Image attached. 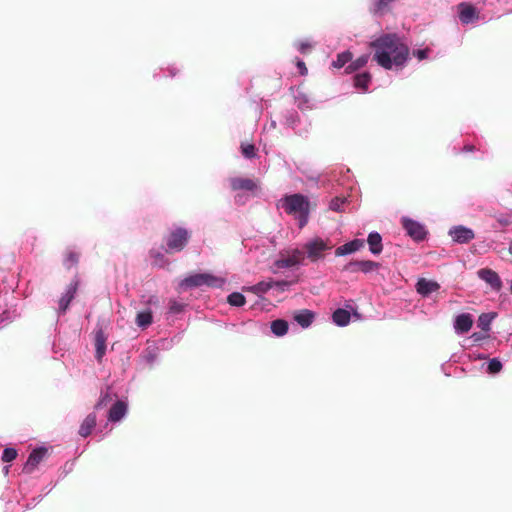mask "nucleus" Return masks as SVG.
<instances>
[{
    "mask_svg": "<svg viewBox=\"0 0 512 512\" xmlns=\"http://www.w3.org/2000/svg\"><path fill=\"white\" fill-rule=\"evenodd\" d=\"M226 280L222 277L215 276L210 273H196L189 275L180 282L182 289H191L196 287L207 286L210 288L221 289L225 285Z\"/></svg>",
    "mask_w": 512,
    "mask_h": 512,
    "instance_id": "3",
    "label": "nucleus"
},
{
    "mask_svg": "<svg viewBox=\"0 0 512 512\" xmlns=\"http://www.w3.org/2000/svg\"><path fill=\"white\" fill-rule=\"evenodd\" d=\"M271 126H272V127H275V126H276V122H275V121H272V122H271Z\"/></svg>",
    "mask_w": 512,
    "mask_h": 512,
    "instance_id": "59",
    "label": "nucleus"
},
{
    "mask_svg": "<svg viewBox=\"0 0 512 512\" xmlns=\"http://www.w3.org/2000/svg\"><path fill=\"white\" fill-rule=\"evenodd\" d=\"M508 252L512 255V241L509 243Z\"/></svg>",
    "mask_w": 512,
    "mask_h": 512,
    "instance_id": "58",
    "label": "nucleus"
},
{
    "mask_svg": "<svg viewBox=\"0 0 512 512\" xmlns=\"http://www.w3.org/2000/svg\"><path fill=\"white\" fill-rule=\"evenodd\" d=\"M112 397L113 395L109 387H107L105 390H101L99 399L97 400L94 409L100 410L106 407L112 401Z\"/></svg>",
    "mask_w": 512,
    "mask_h": 512,
    "instance_id": "35",
    "label": "nucleus"
},
{
    "mask_svg": "<svg viewBox=\"0 0 512 512\" xmlns=\"http://www.w3.org/2000/svg\"><path fill=\"white\" fill-rule=\"evenodd\" d=\"M227 302L233 307H242L246 303V298L240 292H232L227 296Z\"/></svg>",
    "mask_w": 512,
    "mask_h": 512,
    "instance_id": "39",
    "label": "nucleus"
},
{
    "mask_svg": "<svg viewBox=\"0 0 512 512\" xmlns=\"http://www.w3.org/2000/svg\"><path fill=\"white\" fill-rule=\"evenodd\" d=\"M352 60V53L350 51H344L337 55L336 60L332 62V66L335 68H342Z\"/></svg>",
    "mask_w": 512,
    "mask_h": 512,
    "instance_id": "36",
    "label": "nucleus"
},
{
    "mask_svg": "<svg viewBox=\"0 0 512 512\" xmlns=\"http://www.w3.org/2000/svg\"><path fill=\"white\" fill-rule=\"evenodd\" d=\"M416 292L422 297H428L433 292L440 289L438 282L434 280H428L426 278H419L415 285Z\"/></svg>",
    "mask_w": 512,
    "mask_h": 512,
    "instance_id": "19",
    "label": "nucleus"
},
{
    "mask_svg": "<svg viewBox=\"0 0 512 512\" xmlns=\"http://www.w3.org/2000/svg\"><path fill=\"white\" fill-rule=\"evenodd\" d=\"M235 202H236V203H238V204H239V203H243V196H242V195H240V194H237V195L235 196Z\"/></svg>",
    "mask_w": 512,
    "mask_h": 512,
    "instance_id": "54",
    "label": "nucleus"
},
{
    "mask_svg": "<svg viewBox=\"0 0 512 512\" xmlns=\"http://www.w3.org/2000/svg\"><path fill=\"white\" fill-rule=\"evenodd\" d=\"M79 262V254L73 250H68L63 259V265L66 269H71Z\"/></svg>",
    "mask_w": 512,
    "mask_h": 512,
    "instance_id": "37",
    "label": "nucleus"
},
{
    "mask_svg": "<svg viewBox=\"0 0 512 512\" xmlns=\"http://www.w3.org/2000/svg\"><path fill=\"white\" fill-rule=\"evenodd\" d=\"M475 358H477V359H486L487 357L484 354H478V355L475 356Z\"/></svg>",
    "mask_w": 512,
    "mask_h": 512,
    "instance_id": "55",
    "label": "nucleus"
},
{
    "mask_svg": "<svg viewBox=\"0 0 512 512\" xmlns=\"http://www.w3.org/2000/svg\"><path fill=\"white\" fill-rule=\"evenodd\" d=\"M296 66L298 68V71H299L300 75L304 76V75H306L308 73L307 67H306V65H305L303 60L298 59L297 63H296Z\"/></svg>",
    "mask_w": 512,
    "mask_h": 512,
    "instance_id": "49",
    "label": "nucleus"
},
{
    "mask_svg": "<svg viewBox=\"0 0 512 512\" xmlns=\"http://www.w3.org/2000/svg\"><path fill=\"white\" fill-rule=\"evenodd\" d=\"M17 455H18V452L15 448L6 447V448H4V450L2 452L1 458L4 462L9 463V462H12L13 460H15Z\"/></svg>",
    "mask_w": 512,
    "mask_h": 512,
    "instance_id": "43",
    "label": "nucleus"
},
{
    "mask_svg": "<svg viewBox=\"0 0 512 512\" xmlns=\"http://www.w3.org/2000/svg\"><path fill=\"white\" fill-rule=\"evenodd\" d=\"M346 202L347 200L345 197L336 196L330 201L329 208L335 212H342Z\"/></svg>",
    "mask_w": 512,
    "mask_h": 512,
    "instance_id": "42",
    "label": "nucleus"
},
{
    "mask_svg": "<svg viewBox=\"0 0 512 512\" xmlns=\"http://www.w3.org/2000/svg\"><path fill=\"white\" fill-rule=\"evenodd\" d=\"M364 245H365L364 239L355 238V239L348 241L347 243L339 246L338 248H336L335 255L337 257H343V256L353 254V253L359 251L360 249H362L364 247Z\"/></svg>",
    "mask_w": 512,
    "mask_h": 512,
    "instance_id": "18",
    "label": "nucleus"
},
{
    "mask_svg": "<svg viewBox=\"0 0 512 512\" xmlns=\"http://www.w3.org/2000/svg\"><path fill=\"white\" fill-rule=\"evenodd\" d=\"M429 53L430 50L428 48L416 49L413 51V56H415L419 61H422L428 58Z\"/></svg>",
    "mask_w": 512,
    "mask_h": 512,
    "instance_id": "47",
    "label": "nucleus"
},
{
    "mask_svg": "<svg viewBox=\"0 0 512 512\" xmlns=\"http://www.w3.org/2000/svg\"><path fill=\"white\" fill-rule=\"evenodd\" d=\"M497 313L495 312H487L482 313L477 320V326L484 332H488L491 329V323L496 318Z\"/></svg>",
    "mask_w": 512,
    "mask_h": 512,
    "instance_id": "30",
    "label": "nucleus"
},
{
    "mask_svg": "<svg viewBox=\"0 0 512 512\" xmlns=\"http://www.w3.org/2000/svg\"><path fill=\"white\" fill-rule=\"evenodd\" d=\"M51 489H52V488L48 489V490L46 491V494H49V493L51 492Z\"/></svg>",
    "mask_w": 512,
    "mask_h": 512,
    "instance_id": "60",
    "label": "nucleus"
},
{
    "mask_svg": "<svg viewBox=\"0 0 512 512\" xmlns=\"http://www.w3.org/2000/svg\"><path fill=\"white\" fill-rule=\"evenodd\" d=\"M270 329H271V332L276 337H282L287 334V332L289 330V324L284 319H276L271 322Z\"/></svg>",
    "mask_w": 512,
    "mask_h": 512,
    "instance_id": "29",
    "label": "nucleus"
},
{
    "mask_svg": "<svg viewBox=\"0 0 512 512\" xmlns=\"http://www.w3.org/2000/svg\"><path fill=\"white\" fill-rule=\"evenodd\" d=\"M369 58H370L369 54H362L354 61L351 60L349 65L346 67V72L353 73V72L361 69L368 63Z\"/></svg>",
    "mask_w": 512,
    "mask_h": 512,
    "instance_id": "32",
    "label": "nucleus"
},
{
    "mask_svg": "<svg viewBox=\"0 0 512 512\" xmlns=\"http://www.w3.org/2000/svg\"><path fill=\"white\" fill-rule=\"evenodd\" d=\"M274 288L273 281H261L249 288V290L253 291L256 294H264L268 292L270 289Z\"/></svg>",
    "mask_w": 512,
    "mask_h": 512,
    "instance_id": "40",
    "label": "nucleus"
},
{
    "mask_svg": "<svg viewBox=\"0 0 512 512\" xmlns=\"http://www.w3.org/2000/svg\"><path fill=\"white\" fill-rule=\"evenodd\" d=\"M95 358L97 361H101L106 353V335L102 328H98L95 331Z\"/></svg>",
    "mask_w": 512,
    "mask_h": 512,
    "instance_id": "23",
    "label": "nucleus"
},
{
    "mask_svg": "<svg viewBox=\"0 0 512 512\" xmlns=\"http://www.w3.org/2000/svg\"><path fill=\"white\" fill-rule=\"evenodd\" d=\"M395 1L396 0H372L369 11L372 15L381 17L390 11L392 3Z\"/></svg>",
    "mask_w": 512,
    "mask_h": 512,
    "instance_id": "22",
    "label": "nucleus"
},
{
    "mask_svg": "<svg viewBox=\"0 0 512 512\" xmlns=\"http://www.w3.org/2000/svg\"><path fill=\"white\" fill-rule=\"evenodd\" d=\"M3 473H4V475H7L9 473V466H5L3 468Z\"/></svg>",
    "mask_w": 512,
    "mask_h": 512,
    "instance_id": "56",
    "label": "nucleus"
},
{
    "mask_svg": "<svg viewBox=\"0 0 512 512\" xmlns=\"http://www.w3.org/2000/svg\"><path fill=\"white\" fill-rule=\"evenodd\" d=\"M160 349L155 344H149L140 354L139 363L143 367L152 369L159 360Z\"/></svg>",
    "mask_w": 512,
    "mask_h": 512,
    "instance_id": "12",
    "label": "nucleus"
},
{
    "mask_svg": "<svg viewBox=\"0 0 512 512\" xmlns=\"http://www.w3.org/2000/svg\"><path fill=\"white\" fill-rule=\"evenodd\" d=\"M51 489H52V488L48 489V490L46 491V494H49V493L51 492Z\"/></svg>",
    "mask_w": 512,
    "mask_h": 512,
    "instance_id": "61",
    "label": "nucleus"
},
{
    "mask_svg": "<svg viewBox=\"0 0 512 512\" xmlns=\"http://www.w3.org/2000/svg\"><path fill=\"white\" fill-rule=\"evenodd\" d=\"M180 73V68L175 65H169L166 68H159L153 72V79L158 81L162 77L174 78Z\"/></svg>",
    "mask_w": 512,
    "mask_h": 512,
    "instance_id": "27",
    "label": "nucleus"
},
{
    "mask_svg": "<svg viewBox=\"0 0 512 512\" xmlns=\"http://www.w3.org/2000/svg\"><path fill=\"white\" fill-rule=\"evenodd\" d=\"M42 498H43L42 495H38L37 497L32 498L31 502H28L26 504V507L28 509H31V508L35 507L42 500Z\"/></svg>",
    "mask_w": 512,
    "mask_h": 512,
    "instance_id": "52",
    "label": "nucleus"
},
{
    "mask_svg": "<svg viewBox=\"0 0 512 512\" xmlns=\"http://www.w3.org/2000/svg\"><path fill=\"white\" fill-rule=\"evenodd\" d=\"M373 60L386 70L402 68L409 58V48L396 33H385L370 43Z\"/></svg>",
    "mask_w": 512,
    "mask_h": 512,
    "instance_id": "1",
    "label": "nucleus"
},
{
    "mask_svg": "<svg viewBox=\"0 0 512 512\" xmlns=\"http://www.w3.org/2000/svg\"><path fill=\"white\" fill-rule=\"evenodd\" d=\"M483 367L485 368L486 373L490 375H496L502 370L503 365L500 359L495 357L484 363Z\"/></svg>",
    "mask_w": 512,
    "mask_h": 512,
    "instance_id": "34",
    "label": "nucleus"
},
{
    "mask_svg": "<svg viewBox=\"0 0 512 512\" xmlns=\"http://www.w3.org/2000/svg\"><path fill=\"white\" fill-rule=\"evenodd\" d=\"M79 287V280L77 277H75L66 287L65 291L62 293L61 297L58 300V308H57V314L64 315L67 310L69 309V306L71 302L74 300L77 291Z\"/></svg>",
    "mask_w": 512,
    "mask_h": 512,
    "instance_id": "8",
    "label": "nucleus"
},
{
    "mask_svg": "<svg viewBox=\"0 0 512 512\" xmlns=\"http://www.w3.org/2000/svg\"><path fill=\"white\" fill-rule=\"evenodd\" d=\"M241 153L246 159H253L256 157V147L254 144L242 143Z\"/></svg>",
    "mask_w": 512,
    "mask_h": 512,
    "instance_id": "41",
    "label": "nucleus"
},
{
    "mask_svg": "<svg viewBox=\"0 0 512 512\" xmlns=\"http://www.w3.org/2000/svg\"><path fill=\"white\" fill-rule=\"evenodd\" d=\"M19 489H20L21 493H24L26 491V488H25V486L23 484H20Z\"/></svg>",
    "mask_w": 512,
    "mask_h": 512,
    "instance_id": "57",
    "label": "nucleus"
},
{
    "mask_svg": "<svg viewBox=\"0 0 512 512\" xmlns=\"http://www.w3.org/2000/svg\"><path fill=\"white\" fill-rule=\"evenodd\" d=\"M478 277L486 282L493 290L499 291L502 288L500 276L490 268H482L477 272Z\"/></svg>",
    "mask_w": 512,
    "mask_h": 512,
    "instance_id": "16",
    "label": "nucleus"
},
{
    "mask_svg": "<svg viewBox=\"0 0 512 512\" xmlns=\"http://www.w3.org/2000/svg\"><path fill=\"white\" fill-rule=\"evenodd\" d=\"M305 253L301 248H293L288 252L287 257H282L275 261V266L279 269H288L303 265Z\"/></svg>",
    "mask_w": 512,
    "mask_h": 512,
    "instance_id": "9",
    "label": "nucleus"
},
{
    "mask_svg": "<svg viewBox=\"0 0 512 512\" xmlns=\"http://www.w3.org/2000/svg\"><path fill=\"white\" fill-rule=\"evenodd\" d=\"M183 309H184V305L178 301L173 300L169 303V313L170 314H174V315L179 314L183 311Z\"/></svg>",
    "mask_w": 512,
    "mask_h": 512,
    "instance_id": "45",
    "label": "nucleus"
},
{
    "mask_svg": "<svg viewBox=\"0 0 512 512\" xmlns=\"http://www.w3.org/2000/svg\"><path fill=\"white\" fill-rule=\"evenodd\" d=\"M96 425H97L96 413L91 412L82 421V423L79 427V430H78V434L83 438H87L89 435H91L93 430L96 429Z\"/></svg>",
    "mask_w": 512,
    "mask_h": 512,
    "instance_id": "21",
    "label": "nucleus"
},
{
    "mask_svg": "<svg viewBox=\"0 0 512 512\" xmlns=\"http://www.w3.org/2000/svg\"><path fill=\"white\" fill-rule=\"evenodd\" d=\"M191 238V231L179 225H173L165 237L166 251L178 253L184 250Z\"/></svg>",
    "mask_w": 512,
    "mask_h": 512,
    "instance_id": "4",
    "label": "nucleus"
},
{
    "mask_svg": "<svg viewBox=\"0 0 512 512\" xmlns=\"http://www.w3.org/2000/svg\"><path fill=\"white\" fill-rule=\"evenodd\" d=\"M278 207L293 216L300 229L307 225L310 214V202L307 196L301 193L286 194L279 200Z\"/></svg>",
    "mask_w": 512,
    "mask_h": 512,
    "instance_id": "2",
    "label": "nucleus"
},
{
    "mask_svg": "<svg viewBox=\"0 0 512 512\" xmlns=\"http://www.w3.org/2000/svg\"><path fill=\"white\" fill-rule=\"evenodd\" d=\"M128 412V404L124 400H117L108 411V421L112 423L120 422Z\"/></svg>",
    "mask_w": 512,
    "mask_h": 512,
    "instance_id": "17",
    "label": "nucleus"
},
{
    "mask_svg": "<svg viewBox=\"0 0 512 512\" xmlns=\"http://www.w3.org/2000/svg\"><path fill=\"white\" fill-rule=\"evenodd\" d=\"M301 249L305 253V259L317 263L325 258L326 253L332 249V244L328 239L316 236L303 243Z\"/></svg>",
    "mask_w": 512,
    "mask_h": 512,
    "instance_id": "5",
    "label": "nucleus"
},
{
    "mask_svg": "<svg viewBox=\"0 0 512 512\" xmlns=\"http://www.w3.org/2000/svg\"><path fill=\"white\" fill-rule=\"evenodd\" d=\"M352 316H354L356 319H360L361 317L357 310L350 312L345 308H337L332 313V321L338 327H345L350 323Z\"/></svg>",
    "mask_w": 512,
    "mask_h": 512,
    "instance_id": "15",
    "label": "nucleus"
},
{
    "mask_svg": "<svg viewBox=\"0 0 512 512\" xmlns=\"http://www.w3.org/2000/svg\"><path fill=\"white\" fill-rule=\"evenodd\" d=\"M358 265L359 260H352L344 266L343 270L349 273H357L360 272V268L358 267Z\"/></svg>",
    "mask_w": 512,
    "mask_h": 512,
    "instance_id": "46",
    "label": "nucleus"
},
{
    "mask_svg": "<svg viewBox=\"0 0 512 512\" xmlns=\"http://www.w3.org/2000/svg\"><path fill=\"white\" fill-rule=\"evenodd\" d=\"M476 150V147L473 144H465L462 149L459 151H455V153L463 152V153H471Z\"/></svg>",
    "mask_w": 512,
    "mask_h": 512,
    "instance_id": "51",
    "label": "nucleus"
},
{
    "mask_svg": "<svg viewBox=\"0 0 512 512\" xmlns=\"http://www.w3.org/2000/svg\"><path fill=\"white\" fill-rule=\"evenodd\" d=\"M458 18L461 24H473L479 19V12L475 6L468 2H461L457 5Z\"/></svg>",
    "mask_w": 512,
    "mask_h": 512,
    "instance_id": "11",
    "label": "nucleus"
},
{
    "mask_svg": "<svg viewBox=\"0 0 512 512\" xmlns=\"http://www.w3.org/2000/svg\"><path fill=\"white\" fill-rule=\"evenodd\" d=\"M471 338L474 342H480L483 339L487 338V335L480 332H475L471 335Z\"/></svg>",
    "mask_w": 512,
    "mask_h": 512,
    "instance_id": "53",
    "label": "nucleus"
},
{
    "mask_svg": "<svg viewBox=\"0 0 512 512\" xmlns=\"http://www.w3.org/2000/svg\"><path fill=\"white\" fill-rule=\"evenodd\" d=\"M229 187L231 191H246V192H254L257 190L258 185L255 180L251 178L244 177H229L227 179Z\"/></svg>",
    "mask_w": 512,
    "mask_h": 512,
    "instance_id": "13",
    "label": "nucleus"
},
{
    "mask_svg": "<svg viewBox=\"0 0 512 512\" xmlns=\"http://www.w3.org/2000/svg\"><path fill=\"white\" fill-rule=\"evenodd\" d=\"M273 282H274V288H277L280 291H285L290 286V283L286 280L273 281Z\"/></svg>",
    "mask_w": 512,
    "mask_h": 512,
    "instance_id": "48",
    "label": "nucleus"
},
{
    "mask_svg": "<svg viewBox=\"0 0 512 512\" xmlns=\"http://www.w3.org/2000/svg\"><path fill=\"white\" fill-rule=\"evenodd\" d=\"M400 223L406 232V235L409 236L414 242L419 243L426 240L429 232L423 223L408 216H402Z\"/></svg>",
    "mask_w": 512,
    "mask_h": 512,
    "instance_id": "7",
    "label": "nucleus"
},
{
    "mask_svg": "<svg viewBox=\"0 0 512 512\" xmlns=\"http://www.w3.org/2000/svg\"><path fill=\"white\" fill-rule=\"evenodd\" d=\"M497 222L502 227H506V226H509L511 224L510 218L508 216H506V215H500L499 217H497Z\"/></svg>",
    "mask_w": 512,
    "mask_h": 512,
    "instance_id": "50",
    "label": "nucleus"
},
{
    "mask_svg": "<svg viewBox=\"0 0 512 512\" xmlns=\"http://www.w3.org/2000/svg\"><path fill=\"white\" fill-rule=\"evenodd\" d=\"M372 76L369 72L358 73L354 76V87L363 93L368 92V86L371 82Z\"/></svg>",
    "mask_w": 512,
    "mask_h": 512,
    "instance_id": "26",
    "label": "nucleus"
},
{
    "mask_svg": "<svg viewBox=\"0 0 512 512\" xmlns=\"http://www.w3.org/2000/svg\"><path fill=\"white\" fill-rule=\"evenodd\" d=\"M295 48L301 54L308 53L312 48V43L308 40H301L294 43Z\"/></svg>",
    "mask_w": 512,
    "mask_h": 512,
    "instance_id": "44",
    "label": "nucleus"
},
{
    "mask_svg": "<svg viewBox=\"0 0 512 512\" xmlns=\"http://www.w3.org/2000/svg\"><path fill=\"white\" fill-rule=\"evenodd\" d=\"M295 104L301 111L311 110L313 105L311 99L302 91H297L294 95Z\"/></svg>",
    "mask_w": 512,
    "mask_h": 512,
    "instance_id": "31",
    "label": "nucleus"
},
{
    "mask_svg": "<svg viewBox=\"0 0 512 512\" xmlns=\"http://www.w3.org/2000/svg\"><path fill=\"white\" fill-rule=\"evenodd\" d=\"M135 322L141 329L148 328L153 322V314L151 309L139 311L136 315Z\"/></svg>",
    "mask_w": 512,
    "mask_h": 512,
    "instance_id": "28",
    "label": "nucleus"
},
{
    "mask_svg": "<svg viewBox=\"0 0 512 512\" xmlns=\"http://www.w3.org/2000/svg\"><path fill=\"white\" fill-rule=\"evenodd\" d=\"M282 123L301 137H306L311 128L310 121L306 117H301L293 108L285 109L282 112Z\"/></svg>",
    "mask_w": 512,
    "mask_h": 512,
    "instance_id": "6",
    "label": "nucleus"
},
{
    "mask_svg": "<svg viewBox=\"0 0 512 512\" xmlns=\"http://www.w3.org/2000/svg\"><path fill=\"white\" fill-rule=\"evenodd\" d=\"M150 258L152 260L151 264L154 267L162 268L168 264V260L165 255L156 249H152L149 252Z\"/></svg>",
    "mask_w": 512,
    "mask_h": 512,
    "instance_id": "33",
    "label": "nucleus"
},
{
    "mask_svg": "<svg viewBox=\"0 0 512 512\" xmlns=\"http://www.w3.org/2000/svg\"><path fill=\"white\" fill-rule=\"evenodd\" d=\"M448 235L456 244H467L475 238L474 231L464 225H455L450 227Z\"/></svg>",
    "mask_w": 512,
    "mask_h": 512,
    "instance_id": "10",
    "label": "nucleus"
},
{
    "mask_svg": "<svg viewBox=\"0 0 512 512\" xmlns=\"http://www.w3.org/2000/svg\"><path fill=\"white\" fill-rule=\"evenodd\" d=\"M358 267L360 268V272L369 274L378 270L380 264L372 260H359Z\"/></svg>",
    "mask_w": 512,
    "mask_h": 512,
    "instance_id": "38",
    "label": "nucleus"
},
{
    "mask_svg": "<svg viewBox=\"0 0 512 512\" xmlns=\"http://www.w3.org/2000/svg\"><path fill=\"white\" fill-rule=\"evenodd\" d=\"M367 244L369 251L373 255H379L383 250L382 236L377 231H372L368 234Z\"/></svg>",
    "mask_w": 512,
    "mask_h": 512,
    "instance_id": "24",
    "label": "nucleus"
},
{
    "mask_svg": "<svg viewBox=\"0 0 512 512\" xmlns=\"http://www.w3.org/2000/svg\"><path fill=\"white\" fill-rule=\"evenodd\" d=\"M315 319V313L308 309H303L294 315V320L302 328H308Z\"/></svg>",
    "mask_w": 512,
    "mask_h": 512,
    "instance_id": "25",
    "label": "nucleus"
},
{
    "mask_svg": "<svg viewBox=\"0 0 512 512\" xmlns=\"http://www.w3.org/2000/svg\"><path fill=\"white\" fill-rule=\"evenodd\" d=\"M47 453V449L43 446L34 448L29 454L27 461L23 466V473L31 474L36 469L38 464L43 460Z\"/></svg>",
    "mask_w": 512,
    "mask_h": 512,
    "instance_id": "14",
    "label": "nucleus"
},
{
    "mask_svg": "<svg viewBox=\"0 0 512 512\" xmlns=\"http://www.w3.org/2000/svg\"><path fill=\"white\" fill-rule=\"evenodd\" d=\"M453 325L457 334L462 335L467 333L473 325L472 315L469 313H461L457 315L454 319Z\"/></svg>",
    "mask_w": 512,
    "mask_h": 512,
    "instance_id": "20",
    "label": "nucleus"
},
{
    "mask_svg": "<svg viewBox=\"0 0 512 512\" xmlns=\"http://www.w3.org/2000/svg\"><path fill=\"white\" fill-rule=\"evenodd\" d=\"M51 489H52V488L48 489V490L46 491V494H49V493L51 492Z\"/></svg>",
    "mask_w": 512,
    "mask_h": 512,
    "instance_id": "62",
    "label": "nucleus"
}]
</instances>
